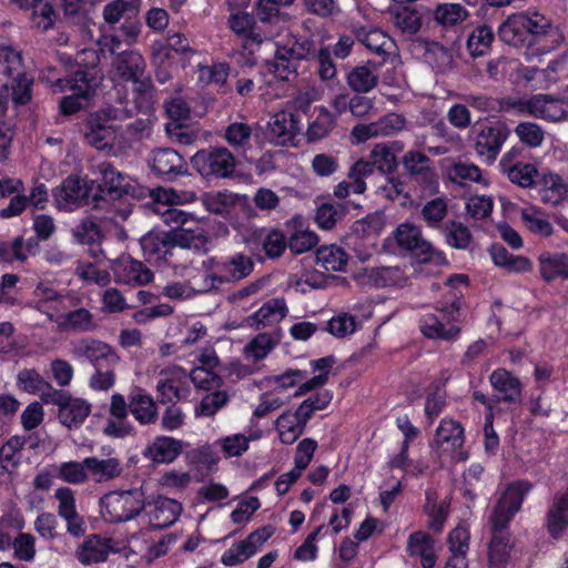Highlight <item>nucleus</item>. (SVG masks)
Wrapping results in <instances>:
<instances>
[{
    "mask_svg": "<svg viewBox=\"0 0 568 568\" xmlns=\"http://www.w3.org/2000/svg\"><path fill=\"white\" fill-rule=\"evenodd\" d=\"M532 485L527 480H517L508 485L497 501L490 516L491 539L488 547L490 568H505L508 564L514 544L508 525L521 508L526 495Z\"/></svg>",
    "mask_w": 568,
    "mask_h": 568,
    "instance_id": "f257e3e1",
    "label": "nucleus"
},
{
    "mask_svg": "<svg viewBox=\"0 0 568 568\" xmlns=\"http://www.w3.org/2000/svg\"><path fill=\"white\" fill-rule=\"evenodd\" d=\"M32 83L21 52L12 47H0V92L11 93L16 104H26L31 99Z\"/></svg>",
    "mask_w": 568,
    "mask_h": 568,
    "instance_id": "f03ea898",
    "label": "nucleus"
},
{
    "mask_svg": "<svg viewBox=\"0 0 568 568\" xmlns=\"http://www.w3.org/2000/svg\"><path fill=\"white\" fill-rule=\"evenodd\" d=\"M452 297L446 302H439L436 310L442 318L435 314H425L419 320L420 333L429 339L453 342L456 341L462 327L457 324L460 315L462 297L460 292L453 291Z\"/></svg>",
    "mask_w": 568,
    "mask_h": 568,
    "instance_id": "7ed1b4c3",
    "label": "nucleus"
},
{
    "mask_svg": "<svg viewBox=\"0 0 568 568\" xmlns=\"http://www.w3.org/2000/svg\"><path fill=\"white\" fill-rule=\"evenodd\" d=\"M57 209L73 211L81 204L92 205L93 209H104V191L94 181H82L79 176H68L60 186L52 192Z\"/></svg>",
    "mask_w": 568,
    "mask_h": 568,
    "instance_id": "20e7f679",
    "label": "nucleus"
},
{
    "mask_svg": "<svg viewBox=\"0 0 568 568\" xmlns=\"http://www.w3.org/2000/svg\"><path fill=\"white\" fill-rule=\"evenodd\" d=\"M145 507L142 488L110 491L100 499V513L111 524L126 523L139 516Z\"/></svg>",
    "mask_w": 568,
    "mask_h": 568,
    "instance_id": "39448f33",
    "label": "nucleus"
},
{
    "mask_svg": "<svg viewBox=\"0 0 568 568\" xmlns=\"http://www.w3.org/2000/svg\"><path fill=\"white\" fill-rule=\"evenodd\" d=\"M55 92H67L70 94L60 101V111L64 115H71L89 105L93 88L88 79L87 72L77 71L69 78L57 79L52 83Z\"/></svg>",
    "mask_w": 568,
    "mask_h": 568,
    "instance_id": "423d86ee",
    "label": "nucleus"
},
{
    "mask_svg": "<svg viewBox=\"0 0 568 568\" xmlns=\"http://www.w3.org/2000/svg\"><path fill=\"white\" fill-rule=\"evenodd\" d=\"M191 163L204 179H225L235 170V158L226 148H210L197 151Z\"/></svg>",
    "mask_w": 568,
    "mask_h": 568,
    "instance_id": "0eeeda50",
    "label": "nucleus"
},
{
    "mask_svg": "<svg viewBox=\"0 0 568 568\" xmlns=\"http://www.w3.org/2000/svg\"><path fill=\"white\" fill-rule=\"evenodd\" d=\"M395 239L400 247L415 254L418 264H433L435 266L446 264L445 255L434 250L429 242L424 241L420 231L415 225L400 224L395 232Z\"/></svg>",
    "mask_w": 568,
    "mask_h": 568,
    "instance_id": "6e6552de",
    "label": "nucleus"
},
{
    "mask_svg": "<svg viewBox=\"0 0 568 568\" xmlns=\"http://www.w3.org/2000/svg\"><path fill=\"white\" fill-rule=\"evenodd\" d=\"M193 215H171L170 220H165L166 224L174 222L176 227L169 231V239L173 244L179 246V252L184 253L185 248L201 250L205 246L207 237L201 221L192 219Z\"/></svg>",
    "mask_w": 568,
    "mask_h": 568,
    "instance_id": "1a4fd4ad",
    "label": "nucleus"
},
{
    "mask_svg": "<svg viewBox=\"0 0 568 568\" xmlns=\"http://www.w3.org/2000/svg\"><path fill=\"white\" fill-rule=\"evenodd\" d=\"M506 104L521 115H530L549 121H559L566 115L562 102L548 94H537L529 99L508 101Z\"/></svg>",
    "mask_w": 568,
    "mask_h": 568,
    "instance_id": "9d476101",
    "label": "nucleus"
},
{
    "mask_svg": "<svg viewBox=\"0 0 568 568\" xmlns=\"http://www.w3.org/2000/svg\"><path fill=\"white\" fill-rule=\"evenodd\" d=\"M274 531L275 528L271 525L255 529L244 540L233 544L230 549L224 551L221 562L227 567L244 562L258 551L263 544L273 536Z\"/></svg>",
    "mask_w": 568,
    "mask_h": 568,
    "instance_id": "9b49d317",
    "label": "nucleus"
},
{
    "mask_svg": "<svg viewBox=\"0 0 568 568\" xmlns=\"http://www.w3.org/2000/svg\"><path fill=\"white\" fill-rule=\"evenodd\" d=\"M70 353L77 359L90 361L94 367L101 365L102 362L106 366H115L120 359L109 344L90 337L72 343Z\"/></svg>",
    "mask_w": 568,
    "mask_h": 568,
    "instance_id": "f8f14e48",
    "label": "nucleus"
},
{
    "mask_svg": "<svg viewBox=\"0 0 568 568\" xmlns=\"http://www.w3.org/2000/svg\"><path fill=\"white\" fill-rule=\"evenodd\" d=\"M508 135L509 130L501 122L483 126L475 143L477 155L484 158L488 163H493Z\"/></svg>",
    "mask_w": 568,
    "mask_h": 568,
    "instance_id": "ddd939ff",
    "label": "nucleus"
},
{
    "mask_svg": "<svg viewBox=\"0 0 568 568\" xmlns=\"http://www.w3.org/2000/svg\"><path fill=\"white\" fill-rule=\"evenodd\" d=\"M187 373L183 367L170 366L159 373L156 390L161 404H176L182 398L183 386L186 385Z\"/></svg>",
    "mask_w": 568,
    "mask_h": 568,
    "instance_id": "4468645a",
    "label": "nucleus"
},
{
    "mask_svg": "<svg viewBox=\"0 0 568 568\" xmlns=\"http://www.w3.org/2000/svg\"><path fill=\"white\" fill-rule=\"evenodd\" d=\"M146 507H153L149 511L150 525L153 529H164L173 525L180 517L183 507L175 499L158 496L152 500H146Z\"/></svg>",
    "mask_w": 568,
    "mask_h": 568,
    "instance_id": "2eb2a0df",
    "label": "nucleus"
},
{
    "mask_svg": "<svg viewBox=\"0 0 568 568\" xmlns=\"http://www.w3.org/2000/svg\"><path fill=\"white\" fill-rule=\"evenodd\" d=\"M489 382L495 390L494 402L517 404L521 400V383L505 368L495 369Z\"/></svg>",
    "mask_w": 568,
    "mask_h": 568,
    "instance_id": "dca6fc26",
    "label": "nucleus"
},
{
    "mask_svg": "<svg viewBox=\"0 0 568 568\" xmlns=\"http://www.w3.org/2000/svg\"><path fill=\"white\" fill-rule=\"evenodd\" d=\"M151 169L159 175L173 179L187 173V163L183 156L173 149H158L150 158Z\"/></svg>",
    "mask_w": 568,
    "mask_h": 568,
    "instance_id": "f3484780",
    "label": "nucleus"
},
{
    "mask_svg": "<svg viewBox=\"0 0 568 568\" xmlns=\"http://www.w3.org/2000/svg\"><path fill=\"white\" fill-rule=\"evenodd\" d=\"M141 246L144 254L150 258L155 257L156 260H163L174 270H178L179 267L183 271L186 270V266H179L172 261V257L180 252L179 248H176V244H173L171 239H169V232L163 233L162 236L152 233L146 234L141 240ZM175 274H179V272L175 271ZM180 275H182V273H180Z\"/></svg>",
    "mask_w": 568,
    "mask_h": 568,
    "instance_id": "a211bd4d",
    "label": "nucleus"
},
{
    "mask_svg": "<svg viewBox=\"0 0 568 568\" xmlns=\"http://www.w3.org/2000/svg\"><path fill=\"white\" fill-rule=\"evenodd\" d=\"M118 282L129 285H146L153 280V273L142 262L131 256H121L114 265Z\"/></svg>",
    "mask_w": 568,
    "mask_h": 568,
    "instance_id": "6ab92c4d",
    "label": "nucleus"
},
{
    "mask_svg": "<svg viewBox=\"0 0 568 568\" xmlns=\"http://www.w3.org/2000/svg\"><path fill=\"white\" fill-rule=\"evenodd\" d=\"M129 408L140 425H153L159 419V410L153 397L143 388L136 387L129 394Z\"/></svg>",
    "mask_w": 568,
    "mask_h": 568,
    "instance_id": "aec40b11",
    "label": "nucleus"
},
{
    "mask_svg": "<svg viewBox=\"0 0 568 568\" xmlns=\"http://www.w3.org/2000/svg\"><path fill=\"white\" fill-rule=\"evenodd\" d=\"M189 444L169 436L156 437L145 449L144 456L158 464L174 462Z\"/></svg>",
    "mask_w": 568,
    "mask_h": 568,
    "instance_id": "412c9836",
    "label": "nucleus"
},
{
    "mask_svg": "<svg viewBox=\"0 0 568 568\" xmlns=\"http://www.w3.org/2000/svg\"><path fill=\"white\" fill-rule=\"evenodd\" d=\"M538 262L540 277L546 283L568 280V253L545 251L539 254Z\"/></svg>",
    "mask_w": 568,
    "mask_h": 568,
    "instance_id": "4be33fe9",
    "label": "nucleus"
},
{
    "mask_svg": "<svg viewBox=\"0 0 568 568\" xmlns=\"http://www.w3.org/2000/svg\"><path fill=\"white\" fill-rule=\"evenodd\" d=\"M111 539L98 534L90 535L77 549L75 557L84 566L106 560Z\"/></svg>",
    "mask_w": 568,
    "mask_h": 568,
    "instance_id": "5701e85b",
    "label": "nucleus"
},
{
    "mask_svg": "<svg viewBox=\"0 0 568 568\" xmlns=\"http://www.w3.org/2000/svg\"><path fill=\"white\" fill-rule=\"evenodd\" d=\"M298 126L292 113H277L268 122L267 136L270 141L277 145L293 143Z\"/></svg>",
    "mask_w": 568,
    "mask_h": 568,
    "instance_id": "b1692460",
    "label": "nucleus"
},
{
    "mask_svg": "<svg viewBox=\"0 0 568 568\" xmlns=\"http://www.w3.org/2000/svg\"><path fill=\"white\" fill-rule=\"evenodd\" d=\"M255 18L247 12H235L229 18V27L231 30L243 37L244 48L253 51V47L261 45L266 37H263L260 32L254 29Z\"/></svg>",
    "mask_w": 568,
    "mask_h": 568,
    "instance_id": "393cba45",
    "label": "nucleus"
},
{
    "mask_svg": "<svg viewBox=\"0 0 568 568\" xmlns=\"http://www.w3.org/2000/svg\"><path fill=\"white\" fill-rule=\"evenodd\" d=\"M366 282L375 287H403L408 276L399 266H381L365 268Z\"/></svg>",
    "mask_w": 568,
    "mask_h": 568,
    "instance_id": "a878e982",
    "label": "nucleus"
},
{
    "mask_svg": "<svg viewBox=\"0 0 568 568\" xmlns=\"http://www.w3.org/2000/svg\"><path fill=\"white\" fill-rule=\"evenodd\" d=\"M378 64L368 61L354 67L346 75L348 87L356 93H367L378 83Z\"/></svg>",
    "mask_w": 568,
    "mask_h": 568,
    "instance_id": "bb28decb",
    "label": "nucleus"
},
{
    "mask_svg": "<svg viewBox=\"0 0 568 568\" xmlns=\"http://www.w3.org/2000/svg\"><path fill=\"white\" fill-rule=\"evenodd\" d=\"M286 314L287 307L284 298H272L247 317V325L260 329L261 327L282 321Z\"/></svg>",
    "mask_w": 568,
    "mask_h": 568,
    "instance_id": "cd10ccee",
    "label": "nucleus"
},
{
    "mask_svg": "<svg viewBox=\"0 0 568 568\" xmlns=\"http://www.w3.org/2000/svg\"><path fill=\"white\" fill-rule=\"evenodd\" d=\"M498 36L501 41L516 48L531 44L521 12L510 14L498 28Z\"/></svg>",
    "mask_w": 568,
    "mask_h": 568,
    "instance_id": "c85d7f7f",
    "label": "nucleus"
},
{
    "mask_svg": "<svg viewBox=\"0 0 568 568\" xmlns=\"http://www.w3.org/2000/svg\"><path fill=\"white\" fill-rule=\"evenodd\" d=\"M540 199L552 206L568 203V184L556 173L547 172L541 175Z\"/></svg>",
    "mask_w": 568,
    "mask_h": 568,
    "instance_id": "c756f323",
    "label": "nucleus"
},
{
    "mask_svg": "<svg viewBox=\"0 0 568 568\" xmlns=\"http://www.w3.org/2000/svg\"><path fill=\"white\" fill-rule=\"evenodd\" d=\"M116 77L125 82L143 75L146 69V62L142 54L131 50L120 53L113 62Z\"/></svg>",
    "mask_w": 568,
    "mask_h": 568,
    "instance_id": "7c9ffc66",
    "label": "nucleus"
},
{
    "mask_svg": "<svg viewBox=\"0 0 568 568\" xmlns=\"http://www.w3.org/2000/svg\"><path fill=\"white\" fill-rule=\"evenodd\" d=\"M84 466H87L89 478L91 477L95 483L110 481L118 478L123 471L121 460L116 457L106 459L87 457Z\"/></svg>",
    "mask_w": 568,
    "mask_h": 568,
    "instance_id": "2f4dec72",
    "label": "nucleus"
},
{
    "mask_svg": "<svg viewBox=\"0 0 568 568\" xmlns=\"http://www.w3.org/2000/svg\"><path fill=\"white\" fill-rule=\"evenodd\" d=\"M91 413V404L82 398H73L71 394L58 412V418L69 429L79 428Z\"/></svg>",
    "mask_w": 568,
    "mask_h": 568,
    "instance_id": "473e14b6",
    "label": "nucleus"
},
{
    "mask_svg": "<svg viewBox=\"0 0 568 568\" xmlns=\"http://www.w3.org/2000/svg\"><path fill=\"white\" fill-rule=\"evenodd\" d=\"M48 202V189L43 183H37L32 187L30 195L18 193L14 195L7 209L1 213H22L28 209L43 210Z\"/></svg>",
    "mask_w": 568,
    "mask_h": 568,
    "instance_id": "72a5a7b5",
    "label": "nucleus"
},
{
    "mask_svg": "<svg viewBox=\"0 0 568 568\" xmlns=\"http://www.w3.org/2000/svg\"><path fill=\"white\" fill-rule=\"evenodd\" d=\"M407 551L413 557H419L423 568H433L436 562L434 540L425 531H415L409 535Z\"/></svg>",
    "mask_w": 568,
    "mask_h": 568,
    "instance_id": "f704fd0d",
    "label": "nucleus"
},
{
    "mask_svg": "<svg viewBox=\"0 0 568 568\" xmlns=\"http://www.w3.org/2000/svg\"><path fill=\"white\" fill-rule=\"evenodd\" d=\"M195 199L192 192L178 193L172 189L158 187L149 191V204L166 205L168 207L162 213H184L181 210L172 207L175 204L191 203Z\"/></svg>",
    "mask_w": 568,
    "mask_h": 568,
    "instance_id": "c9c22d12",
    "label": "nucleus"
},
{
    "mask_svg": "<svg viewBox=\"0 0 568 568\" xmlns=\"http://www.w3.org/2000/svg\"><path fill=\"white\" fill-rule=\"evenodd\" d=\"M114 128L111 124L101 122L99 116L90 115L87 124L85 141L97 150H104L112 146Z\"/></svg>",
    "mask_w": 568,
    "mask_h": 568,
    "instance_id": "e433bc0d",
    "label": "nucleus"
},
{
    "mask_svg": "<svg viewBox=\"0 0 568 568\" xmlns=\"http://www.w3.org/2000/svg\"><path fill=\"white\" fill-rule=\"evenodd\" d=\"M102 175L105 190L102 189L111 199H120L130 191V183L121 172L116 171L109 162H103L98 166Z\"/></svg>",
    "mask_w": 568,
    "mask_h": 568,
    "instance_id": "4c0bfd02",
    "label": "nucleus"
},
{
    "mask_svg": "<svg viewBox=\"0 0 568 568\" xmlns=\"http://www.w3.org/2000/svg\"><path fill=\"white\" fill-rule=\"evenodd\" d=\"M434 443L438 447L447 445V448L456 452L464 445V428L458 422L443 419L436 429Z\"/></svg>",
    "mask_w": 568,
    "mask_h": 568,
    "instance_id": "58836bf2",
    "label": "nucleus"
},
{
    "mask_svg": "<svg viewBox=\"0 0 568 568\" xmlns=\"http://www.w3.org/2000/svg\"><path fill=\"white\" fill-rule=\"evenodd\" d=\"M20 8L32 9L33 24L45 31L53 27L55 21V11L53 7L44 0H11Z\"/></svg>",
    "mask_w": 568,
    "mask_h": 568,
    "instance_id": "ea45409f",
    "label": "nucleus"
},
{
    "mask_svg": "<svg viewBox=\"0 0 568 568\" xmlns=\"http://www.w3.org/2000/svg\"><path fill=\"white\" fill-rule=\"evenodd\" d=\"M245 200V196H241L227 190L209 192L202 196L203 206L210 213H229V211L235 209L237 203Z\"/></svg>",
    "mask_w": 568,
    "mask_h": 568,
    "instance_id": "a19ab883",
    "label": "nucleus"
},
{
    "mask_svg": "<svg viewBox=\"0 0 568 568\" xmlns=\"http://www.w3.org/2000/svg\"><path fill=\"white\" fill-rule=\"evenodd\" d=\"M62 318L59 326L65 332L87 333L94 331L98 326L93 314L84 307L70 311Z\"/></svg>",
    "mask_w": 568,
    "mask_h": 568,
    "instance_id": "79ce46f5",
    "label": "nucleus"
},
{
    "mask_svg": "<svg viewBox=\"0 0 568 568\" xmlns=\"http://www.w3.org/2000/svg\"><path fill=\"white\" fill-rule=\"evenodd\" d=\"M348 255L336 245L322 246L316 251V263L327 272H342L347 265Z\"/></svg>",
    "mask_w": 568,
    "mask_h": 568,
    "instance_id": "37998d69",
    "label": "nucleus"
},
{
    "mask_svg": "<svg viewBox=\"0 0 568 568\" xmlns=\"http://www.w3.org/2000/svg\"><path fill=\"white\" fill-rule=\"evenodd\" d=\"M139 12V4L135 0H112L103 8V18L106 23L115 24L120 20L135 18Z\"/></svg>",
    "mask_w": 568,
    "mask_h": 568,
    "instance_id": "c03bdc74",
    "label": "nucleus"
},
{
    "mask_svg": "<svg viewBox=\"0 0 568 568\" xmlns=\"http://www.w3.org/2000/svg\"><path fill=\"white\" fill-rule=\"evenodd\" d=\"M280 439L285 445H292L304 433L305 428L291 412L286 410L275 422Z\"/></svg>",
    "mask_w": 568,
    "mask_h": 568,
    "instance_id": "a18cd8bd",
    "label": "nucleus"
},
{
    "mask_svg": "<svg viewBox=\"0 0 568 568\" xmlns=\"http://www.w3.org/2000/svg\"><path fill=\"white\" fill-rule=\"evenodd\" d=\"M336 125V116L326 106L317 108V115L307 128V139L317 141L325 138Z\"/></svg>",
    "mask_w": 568,
    "mask_h": 568,
    "instance_id": "49530a36",
    "label": "nucleus"
},
{
    "mask_svg": "<svg viewBox=\"0 0 568 568\" xmlns=\"http://www.w3.org/2000/svg\"><path fill=\"white\" fill-rule=\"evenodd\" d=\"M26 445V438L20 436L11 437L0 448V465L7 473H12L20 464V453Z\"/></svg>",
    "mask_w": 568,
    "mask_h": 568,
    "instance_id": "de8ad7c7",
    "label": "nucleus"
},
{
    "mask_svg": "<svg viewBox=\"0 0 568 568\" xmlns=\"http://www.w3.org/2000/svg\"><path fill=\"white\" fill-rule=\"evenodd\" d=\"M254 267L250 256L236 254L222 264V271L225 273L224 281H240L248 276Z\"/></svg>",
    "mask_w": 568,
    "mask_h": 568,
    "instance_id": "09e8293b",
    "label": "nucleus"
},
{
    "mask_svg": "<svg viewBox=\"0 0 568 568\" xmlns=\"http://www.w3.org/2000/svg\"><path fill=\"white\" fill-rule=\"evenodd\" d=\"M283 54H287L293 58L296 62L307 59L314 50V43L310 38L288 36L283 42L276 43Z\"/></svg>",
    "mask_w": 568,
    "mask_h": 568,
    "instance_id": "8fccbe9b",
    "label": "nucleus"
},
{
    "mask_svg": "<svg viewBox=\"0 0 568 568\" xmlns=\"http://www.w3.org/2000/svg\"><path fill=\"white\" fill-rule=\"evenodd\" d=\"M72 233L78 243L90 246L100 244L103 239L100 226L90 219L83 220L81 224L73 229ZM90 253L93 257H97V250L94 247L90 248Z\"/></svg>",
    "mask_w": 568,
    "mask_h": 568,
    "instance_id": "3c124183",
    "label": "nucleus"
},
{
    "mask_svg": "<svg viewBox=\"0 0 568 568\" xmlns=\"http://www.w3.org/2000/svg\"><path fill=\"white\" fill-rule=\"evenodd\" d=\"M403 166L410 176L428 179L433 175L430 159L418 151H408L403 155Z\"/></svg>",
    "mask_w": 568,
    "mask_h": 568,
    "instance_id": "603ef678",
    "label": "nucleus"
},
{
    "mask_svg": "<svg viewBox=\"0 0 568 568\" xmlns=\"http://www.w3.org/2000/svg\"><path fill=\"white\" fill-rule=\"evenodd\" d=\"M494 31L490 27L484 24L477 27L468 37L467 48L473 57L486 54L494 41Z\"/></svg>",
    "mask_w": 568,
    "mask_h": 568,
    "instance_id": "864d4df0",
    "label": "nucleus"
},
{
    "mask_svg": "<svg viewBox=\"0 0 568 568\" xmlns=\"http://www.w3.org/2000/svg\"><path fill=\"white\" fill-rule=\"evenodd\" d=\"M467 17V10L459 3H442L434 11L435 20L444 27L455 26L466 20Z\"/></svg>",
    "mask_w": 568,
    "mask_h": 568,
    "instance_id": "5fc2aeb1",
    "label": "nucleus"
},
{
    "mask_svg": "<svg viewBox=\"0 0 568 568\" xmlns=\"http://www.w3.org/2000/svg\"><path fill=\"white\" fill-rule=\"evenodd\" d=\"M57 477L72 485L85 484L89 480L88 469L82 462H64L59 465Z\"/></svg>",
    "mask_w": 568,
    "mask_h": 568,
    "instance_id": "6e6d98bb",
    "label": "nucleus"
},
{
    "mask_svg": "<svg viewBox=\"0 0 568 568\" xmlns=\"http://www.w3.org/2000/svg\"><path fill=\"white\" fill-rule=\"evenodd\" d=\"M274 61L268 63V71L282 81L290 80L291 75L296 74L298 62L287 54H283L282 49L275 43Z\"/></svg>",
    "mask_w": 568,
    "mask_h": 568,
    "instance_id": "4d7b16f0",
    "label": "nucleus"
},
{
    "mask_svg": "<svg viewBox=\"0 0 568 568\" xmlns=\"http://www.w3.org/2000/svg\"><path fill=\"white\" fill-rule=\"evenodd\" d=\"M368 161L374 163V169L377 168L383 173H392L397 166L396 156L386 143L375 144L369 152Z\"/></svg>",
    "mask_w": 568,
    "mask_h": 568,
    "instance_id": "13d9d810",
    "label": "nucleus"
},
{
    "mask_svg": "<svg viewBox=\"0 0 568 568\" xmlns=\"http://www.w3.org/2000/svg\"><path fill=\"white\" fill-rule=\"evenodd\" d=\"M394 26L404 34H415L422 27L420 18L415 10L403 8L390 11Z\"/></svg>",
    "mask_w": 568,
    "mask_h": 568,
    "instance_id": "bf43d9fd",
    "label": "nucleus"
},
{
    "mask_svg": "<svg viewBox=\"0 0 568 568\" xmlns=\"http://www.w3.org/2000/svg\"><path fill=\"white\" fill-rule=\"evenodd\" d=\"M448 179L458 184L467 182H478L481 178L480 169L467 162H456L447 169Z\"/></svg>",
    "mask_w": 568,
    "mask_h": 568,
    "instance_id": "052dcab7",
    "label": "nucleus"
},
{
    "mask_svg": "<svg viewBox=\"0 0 568 568\" xmlns=\"http://www.w3.org/2000/svg\"><path fill=\"white\" fill-rule=\"evenodd\" d=\"M446 242L454 248L465 250L471 242V233L463 223L450 221L444 227Z\"/></svg>",
    "mask_w": 568,
    "mask_h": 568,
    "instance_id": "680f3d73",
    "label": "nucleus"
},
{
    "mask_svg": "<svg viewBox=\"0 0 568 568\" xmlns=\"http://www.w3.org/2000/svg\"><path fill=\"white\" fill-rule=\"evenodd\" d=\"M374 173V163L365 159L357 160L348 170L347 176L353 182V193L362 194L366 190L365 179Z\"/></svg>",
    "mask_w": 568,
    "mask_h": 568,
    "instance_id": "e2e57ef3",
    "label": "nucleus"
},
{
    "mask_svg": "<svg viewBox=\"0 0 568 568\" xmlns=\"http://www.w3.org/2000/svg\"><path fill=\"white\" fill-rule=\"evenodd\" d=\"M537 169L530 163L520 162L508 168L504 174L507 175L510 182L521 187H529L535 183L537 176Z\"/></svg>",
    "mask_w": 568,
    "mask_h": 568,
    "instance_id": "0e129e2a",
    "label": "nucleus"
},
{
    "mask_svg": "<svg viewBox=\"0 0 568 568\" xmlns=\"http://www.w3.org/2000/svg\"><path fill=\"white\" fill-rule=\"evenodd\" d=\"M47 383L36 368H23L17 375V387L29 394H39Z\"/></svg>",
    "mask_w": 568,
    "mask_h": 568,
    "instance_id": "69168bd1",
    "label": "nucleus"
},
{
    "mask_svg": "<svg viewBox=\"0 0 568 568\" xmlns=\"http://www.w3.org/2000/svg\"><path fill=\"white\" fill-rule=\"evenodd\" d=\"M229 402V395L223 390H215L205 395L195 407L196 416H214Z\"/></svg>",
    "mask_w": 568,
    "mask_h": 568,
    "instance_id": "338daca9",
    "label": "nucleus"
},
{
    "mask_svg": "<svg viewBox=\"0 0 568 568\" xmlns=\"http://www.w3.org/2000/svg\"><path fill=\"white\" fill-rule=\"evenodd\" d=\"M290 251L297 255L312 250L318 243V236L308 230H296L288 239Z\"/></svg>",
    "mask_w": 568,
    "mask_h": 568,
    "instance_id": "774afa93",
    "label": "nucleus"
}]
</instances>
